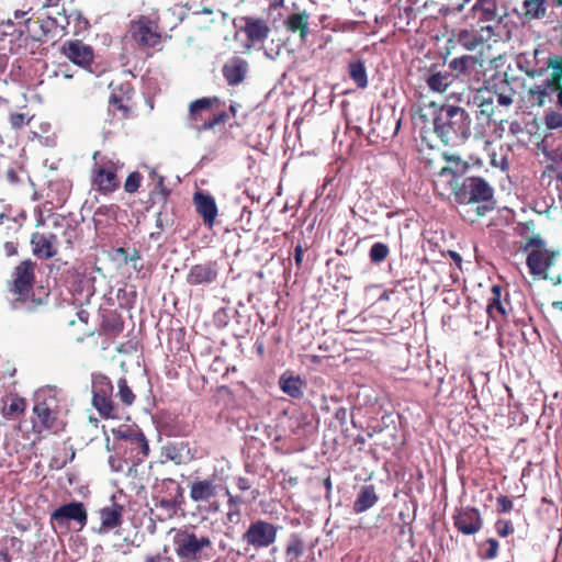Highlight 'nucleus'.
I'll return each instance as SVG.
<instances>
[{
  "label": "nucleus",
  "instance_id": "nucleus-1",
  "mask_svg": "<svg viewBox=\"0 0 562 562\" xmlns=\"http://www.w3.org/2000/svg\"><path fill=\"white\" fill-rule=\"evenodd\" d=\"M470 114L460 106L443 104L432 117L434 132L446 145H459L471 136Z\"/></svg>",
  "mask_w": 562,
  "mask_h": 562
},
{
  "label": "nucleus",
  "instance_id": "nucleus-2",
  "mask_svg": "<svg viewBox=\"0 0 562 562\" xmlns=\"http://www.w3.org/2000/svg\"><path fill=\"white\" fill-rule=\"evenodd\" d=\"M64 394L55 386H44L34 395L33 413L35 419L32 422L36 432L44 430L58 431L63 427L59 415L63 409Z\"/></svg>",
  "mask_w": 562,
  "mask_h": 562
},
{
  "label": "nucleus",
  "instance_id": "nucleus-3",
  "mask_svg": "<svg viewBox=\"0 0 562 562\" xmlns=\"http://www.w3.org/2000/svg\"><path fill=\"white\" fill-rule=\"evenodd\" d=\"M172 544L179 562H205L214 553L212 539L194 528L173 529Z\"/></svg>",
  "mask_w": 562,
  "mask_h": 562
},
{
  "label": "nucleus",
  "instance_id": "nucleus-4",
  "mask_svg": "<svg viewBox=\"0 0 562 562\" xmlns=\"http://www.w3.org/2000/svg\"><path fill=\"white\" fill-rule=\"evenodd\" d=\"M452 176L451 186L454 199L460 204L485 202L493 198V188L480 177H470L459 182L454 172L449 168H442L441 177Z\"/></svg>",
  "mask_w": 562,
  "mask_h": 562
},
{
  "label": "nucleus",
  "instance_id": "nucleus-5",
  "mask_svg": "<svg viewBox=\"0 0 562 562\" xmlns=\"http://www.w3.org/2000/svg\"><path fill=\"white\" fill-rule=\"evenodd\" d=\"M524 251L527 252V266L532 276L547 279L548 270L554 265L558 252L548 249L546 241L538 237H531L524 246Z\"/></svg>",
  "mask_w": 562,
  "mask_h": 562
},
{
  "label": "nucleus",
  "instance_id": "nucleus-6",
  "mask_svg": "<svg viewBox=\"0 0 562 562\" xmlns=\"http://www.w3.org/2000/svg\"><path fill=\"white\" fill-rule=\"evenodd\" d=\"M117 450L122 451L124 456L131 461L127 476L135 477L137 475V464L147 458L149 452L148 442L140 431H119Z\"/></svg>",
  "mask_w": 562,
  "mask_h": 562
},
{
  "label": "nucleus",
  "instance_id": "nucleus-7",
  "mask_svg": "<svg viewBox=\"0 0 562 562\" xmlns=\"http://www.w3.org/2000/svg\"><path fill=\"white\" fill-rule=\"evenodd\" d=\"M215 102H217L216 98H202L190 104V124L196 132L212 130L226 121V113L213 112L212 105Z\"/></svg>",
  "mask_w": 562,
  "mask_h": 562
},
{
  "label": "nucleus",
  "instance_id": "nucleus-8",
  "mask_svg": "<svg viewBox=\"0 0 562 562\" xmlns=\"http://www.w3.org/2000/svg\"><path fill=\"white\" fill-rule=\"evenodd\" d=\"M281 527L263 519L251 521L241 536V540L248 548L256 551L267 549L277 541L278 531Z\"/></svg>",
  "mask_w": 562,
  "mask_h": 562
},
{
  "label": "nucleus",
  "instance_id": "nucleus-9",
  "mask_svg": "<svg viewBox=\"0 0 562 562\" xmlns=\"http://www.w3.org/2000/svg\"><path fill=\"white\" fill-rule=\"evenodd\" d=\"M93 183L102 193H111L120 186L117 171L123 164L116 158L102 157L98 160L94 155Z\"/></svg>",
  "mask_w": 562,
  "mask_h": 562
},
{
  "label": "nucleus",
  "instance_id": "nucleus-10",
  "mask_svg": "<svg viewBox=\"0 0 562 562\" xmlns=\"http://www.w3.org/2000/svg\"><path fill=\"white\" fill-rule=\"evenodd\" d=\"M470 12L479 23H490L495 27L508 15L503 0H475Z\"/></svg>",
  "mask_w": 562,
  "mask_h": 562
},
{
  "label": "nucleus",
  "instance_id": "nucleus-11",
  "mask_svg": "<svg viewBox=\"0 0 562 562\" xmlns=\"http://www.w3.org/2000/svg\"><path fill=\"white\" fill-rule=\"evenodd\" d=\"M111 381L104 375H98L93 380L92 404L99 414L105 418H115L116 409L111 400Z\"/></svg>",
  "mask_w": 562,
  "mask_h": 562
},
{
  "label": "nucleus",
  "instance_id": "nucleus-12",
  "mask_svg": "<svg viewBox=\"0 0 562 562\" xmlns=\"http://www.w3.org/2000/svg\"><path fill=\"white\" fill-rule=\"evenodd\" d=\"M34 263L31 260L21 262L13 272L11 292L16 302H24L33 288Z\"/></svg>",
  "mask_w": 562,
  "mask_h": 562
},
{
  "label": "nucleus",
  "instance_id": "nucleus-13",
  "mask_svg": "<svg viewBox=\"0 0 562 562\" xmlns=\"http://www.w3.org/2000/svg\"><path fill=\"white\" fill-rule=\"evenodd\" d=\"M133 38L145 47H155L160 43V32L155 21L147 16H140L132 24Z\"/></svg>",
  "mask_w": 562,
  "mask_h": 562
},
{
  "label": "nucleus",
  "instance_id": "nucleus-14",
  "mask_svg": "<svg viewBox=\"0 0 562 562\" xmlns=\"http://www.w3.org/2000/svg\"><path fill=\"white\" fill-rule=\"evenodd\" d=\"M220 266L217 261H205L190 267L186 281L189 285H209L217 280Z\"/></svg>",
  "mask_w": 562,
  "mask_h": 562
},
{
  "label": "nucleus",
  "instance_id": "nucleus-15",
  "mask_svg": "<svg viewBox=\"0 0 562 562\" xmlns=\"http://www.w3.org/2000/svg\"><path fill=\"white\" fill-rule=\"evenodd\" d=\"M50 518L59 526H65L69 521H75L81 529L87 524V512L82 503L74 502L56 508L52 513Z\"/></svg>",
  "mask_w": 562,
  "mask_h": 562
},
{
  "label": "nucleus",
  "instance_id": "nucleus-16",
  "mask_svg": "<svg viewBox=\"0 0 562 562\" xmlns=\"http://www.w3.org/2000/svg\"><path fill=\"white\" fill-rule=\"evenodd\" d=\"M497 34L495 32L494 25H483L480 30L471 31V30H461L457 35L458 43L468 50H474L483 43L490 41L495 37Z\"/></svg>",
  "mask_w": 562,
  "mask_h": 562
},
{
  "label": "nucleus",
  "instance_id": "nucleus-17",
  "mask_svg": "<svg viewBox=\"0 0 562 562\" xmlns=\"http://www.w3.org/2000/svg\"><path fill=\"white\" fill-rule=\"evenodd\" d=\"M65 56L74 64L81 67L89 66L93 59L92 48L81 41H71L64 45Z\"/></svg>",
  "mask_w": 562,
  "mask_h": 562
},
{
  "label": "nucleus",
  "instance_id": "nucleus-18",
  "mask_svg": "<svg viewBox=\"0 0 562 562\" xmlns=\"http://www.w3.org/2000/svg\"><path fill=\"white\" fill-rule=\"evenodd\" d=\"M454 526L464 535H474L482 527L480 513L475 508H463L454 517Z\"/></svg>",
  "mask_w": 562,
  "mask_h": 562
},
{
  "label": "nucleus",
  "instance_id": "nucleus-19",
  "mask_svg": "<svg viewBox=\"0 0 562 562\" xmlns=\"http://www.w3.org/2000/svg\"><path fill=\"white\" fill-rule=\"evenodd\" d=\"M31 244L38 258L48 259L57 254V237L54 234L34 233Z\"/></svg>",
  "mask_w": 562,
  "mask_h": 562
},
{
  "label": "nucleus",
  "instance_id": "nucleus-20",
  "mask_svg": "<svg viewBox=\"0 0 562 562\" xmlns=\"http://www.w3.org/2000/svg\"><path fill=\"white\" fill-rule=\"evenodd\" d=\"M244 20L245 25L241 31L245 32L249 42L246 45L247 48L262 43L268 37L270 29L263 20L252 18H245Z\"/></svg>",
  "mask_w": 562,
  "mask_h": 562
},
{
  "label": "nucleus",
  "instance_id": "nucleus-21",
  "mask_svg": "<svg viewBox=\"0 0 562 562\" xmlns=\"http://www.w3.org/2000/svg\"><path fill=\"white\" fill-rule=\"evenodd\" d=\"M193 202L196 207V212L202 216L204 224L212 227L217 216V206L214 198L210 194L196 192L193 196Z\"/></svg>",
  "mask_w": 562,
  "mask_h": 562
},
{
  "label": "nucleus",
  "instance_id": "nucleus-22",
  "mask_svg": "<svg viewBox=\"0 0 562 562\" xmlns=\"http://www.w3.org/2000/svg\"><path fill=\"white\" fill-rule=\"evenodd\" d=\"M99 516L101 521L99 533H106L121 526L123 506L114 503L111 506L103 507L100 509Z\"/></svg>",
  "mask_w": 562,
  "mask_h": 562
},
{
  "label": "nucleus",
  "instance_id": "nucleus-23",
  "mask_svg": "<svg viewBox=\"0 0 562 562\" xmlns=\"http://www.w3.org/2000/svg\"><path fill=\"white\" fill-rule=\"evenodd\" d=\"M558 89V80L557 79H546L541 81V83L536 85L530 88L528 91V101L532 105L543 106L547 102V99L557 91Z\"/></svg>",
  "mask_w": 562,
  "mask_h": 562
},
{
  "label": "nucleus",
  "instance_id": "nucleus-24",
  "mask_svg": "<svg viewBox=\"0 0 562 562\" xmlns=\"http://www.w3.org/2000/svg\"><path fill=\"white\" fill-rule=\"evenodd\" d=\"M247 70V61L239 57L232 58L223 67L224 77L232 86L240 83L245 79Z\"/></svg>",
  "mask_w": 562,
  "mask_h": 562
},
{
  "label": "nucleus",
  "instance_id": "nucleus-25",
  "mask_svg": "<svg viewBox=\"0 0 562 562\" xmlns=\"http://www.w3.org/2000/svg\"><path fill=\"white\" fill-rule=\"evenodd\" d=\"M477 66L481 64L477 57L472 55L456 57L449 61V68L456 72V76L463 78H469L473 71H476Z\"/></svg>",
  "mask_w": 562,
  "mask_h": 562
},
{
  "label": "nucleus",
  "instance_id": "nucleus-26",
  "mask_svg": "<svg viewBox=\"0 0 562 562\" xmlns=\"http://www.w3.org/2000/svg\"><path fill=\"white\" fill-rule=\"evenodd\" d=\"M216 495V485L212 480L194 481L190 485V498L193 502H207Z\"/></svg>",
  "mask_w": 562,
  "mask_h": 562
},
{
  "label": "nucleus",
  "instance_id": "nucleus-27",
  "mask_svg": "<svg viewBox=\"0 0 562 562\" xmlns=\"http://www.w3.org/2000/svg\"><path fill=\"white\" fill-rule=\"evenodd\" d=\"M378 502V495L373 485H364L360 488L359 494L353 502V512L356 514L363 513L373 507Z\"/></svg>",
  "mask_w": 562,
  "mask_h": 562
},
{
  "label": "nucleus",
  "instance_id": "nucleus-28",
  "mask_svg": "<svg viewBox=\"0 0 562 562\" xmlns=\"http://www.w3.org/2000/svg\"><path fill=\"white\" fill-rule=\"evenodd\" d=\"M453 80L454 76L448 71H435L427 77L426 83L432 92L443 93Z\"/></svg>",
  "mask_w": 562,
  "mask_h": 562
},
{
  "label": "nucleus",
  "instance_id": "nucleus-29",
  "mask_svg": "<svg viewBox=\"0 0 562 562\" xmlns=\"http://www.w3.org/2000/svg\"><path fill=\"white\" fill-rule=\"evenodd\" d=\"M304 381L300 376L281 375L279 385L283 393L293 398H301L303 396Z\"/></svg>",
  "mask_w": 562,
  "mask_h": 562
},
{
  "label": "nucleus",
  "instance_id": "nucleus-30",
  "mask_svg": "<svg viewBox=\"0 0 562 562\" xmlns=\"http://www.w3.org/2000/svg\"><path fill=\"white\" fill-rule=\"evenodd\" d=\"M308 13L295 12L286 18L285 26L291 32H299L301 40H305L308 34Z\"/></svg>",
  "mask_w": 562,
  "mask_h": 562
},
{
  "label": "nucleus",
  "instance_id": "nucleus-31",
  "mask_svg": "<svg viewBox=\"0 0 562 562\" xmlns=\"http://www.w3.org/2000/svg\"><path fill=\"white\" fill-rule=\"evenodd\" d=\"M522 11L528 21L542 19L547 13L546 0H525Z\"/></svg>",
  "mask_w": 562,
  "mask_h": 562
},
{
  "label": "nucleus",
  "instance_id": "nucleus-32",
  "mask_svg": "<svg viewBox=\"0 0 562 562\" xmlns=\"http://www.w3.org/2000/svg\"><path fill=\"white\" fill-rule=\"evenodd\" d=\"M227 496V507L228 510L226 513V522L228 524H237L239 521V517L241 514L240 506L244 503L243 498L238 495H233L227 488L225 492Z\"/></svg>",
  "mask_w": 562,
  "mask_h": 562
},
{
  "label": "nucleus",
  "instance_id": "nucleus-33",
  "mask_svg": "<svg viewBox=\"0 0 562 562\" xmlns=\"http://www.w3.org/2000/svg\"><path fill=\"white\" fill-rule=\"evenodd\" d=\"M349 76L358 88L364 89L368 86L367 69L361 60L349 63Z\"/></svg>",
  "mask_w": 562,
  "mask_h": 562
},
{
  "label": "nucleus",
  "instance_id": "nucleus-34",
  "mask_svg": "<svg viewBox=\"0 0 562 562\" xmlns=\"http://www.w3.org/2000/svg\"><path fill=\"white\" fill-rule=\"evenodd\" d=\"M473 102L479 106L477 120H483L485 123H490L494 114L493 99H485L480 93H475Z\"/></svg>",
  "mask_w": 562,
  "mask_h": 562
},
{
  "label": "nucleus",
  "instance_id": "nucleus-35",
  "mask_svg": "<svg viewBox=\"0 0 562 562\" xmlns=\"http://www.w3.org/2000/svg\"><path fill=\"white\" fill-rule=\"evenodd\" d=\"M71 18L72 14L66 15L65 13L58 12L56 16H48L45 21H43L42 29L44 31L59 29L60 32L66 33Z\"/></svg>",
  "mask_w": 562,
  "mask_h": 562
},
{
  "label": "nucleus",
  "instance_id": "nucleus-36",
  "mask_svg": "<svg viewBox=\"0 0 562 562\" xmlns=\"http://www.w3.org/2000/svg\"><path fill=\"white\" fill-rule=\"evenodd\" d=\"M303 553V542L299 535L293 533L290 536L285 548L286 562H294Z\"/></svg>",
  "mask_w": 562,
  "mask_h": 562
},
{
  "label": "nucleus",
  "instance_id": "nucleus-37",
  "mask_svg": "<svg viewBox=\"0 0 562 562\" xmlns=\"http://www.w3.org/2000/svg\"><path fill=\"white\" fill-rule=\"evenodd\" d=\"M26 408V402L23 397L13 396L3 407V415L8 418L23 414Z\"/></svg>",
  "mask_w": 562,
  "mask_h": 562
},
{
  "label": "nucleus",
  "instance_id": "nucleus-38",
  "mask_svg": "<svg viewBox=\"0 0 562 562\" xmlns=\"http://www.w3.org/2000/svg\"><path fill=\"white\" fill-rule=\"evenodd\" d=\"M492 292H493V297L491 299V301L487 305V313L492 316H494L495 313L505 315L506 311H505L503 304L501 303V286L493 285Z\"/></svg>",
  "mask_w": 562,
  "mask_h": 562
},
{
  "label": "nucleus",
  "instance_id": "nucleus-39",
  "mask_svg": "<svg viewBox=\"0 0 562 562\" xmlns=\"http://www.w3.org/2000/svg\"><path fill=\"white\" fill-rule=\"evenodd\" d=\"M389 255V247L383 243H374L370 248V259L372 262L380 263Z\"/></svg>",
  "mask_w": 562,
  "mask_h": 562
},
{
  "label": "nucleus",
  "instance_id": "nucleus-40",
  "mask_svg": "<svg viewBox=\"0 0 562 562\" xmlns=\"http://www.w3.org/2000/svg\"><path fill=\"white\" fill-rule=\"evenodd\" d=\"M117 387H119V397H120V400L125 405H132L134 400H135V395L132 392V390L128 387L126 379L121 378L117 381Z\"/></svg>",
  "mask_w": 562,
  "mask_h": 562
},
{
  "label": "nucleus",
  "instance_id": "nucleus-41",
  "mask_svg": "<svg viewBox=\"0 0 562 562\" xmlns=\"http://www.w3.org/2000/svg\"><path fill=\"white\" fill-rule=\"evenodd\" d=\"M447 1H448V3L443 4L440 9V12L446 15L462 12L465 4L469 3L471 0H447Z\"/></svg>",
  "mask_w": 562,
  "mask_h": 562
},
{
  "label": "nucleus",
  "instance_id": "nucleus-42",
  "mask_svg": "<svg viewBox=\"0 0 562 562\" xmlns=\"http://www.w3.org/2000/svg\"><path fill=\"white\" fill-rule=\"evenodd\" d=\"M109 465L114 472H128V468L131 467V461L124 456V458H119L115 456H111L109 458Z\"/></svg>",
  "mask_w": 562,
  "mask_h": 562
},
{
  "label": "nucleus",
  "instance_id": "nucleus-43",
  "mask_svg": "<svg viewBox=\"0 0 562 562\" xmlns=\"http://www.w3.org/2000/svg\"><path fill=\"white\" fill-rule=\"evenodd\" d=\"M142 180H143V177L139 172L134 171V172L130 173L124 183V190L127 193H135L138 190V188L140 187Z\"/></svg>",
  "mask_w": 562,
  "mask_h": 562
},
{
  "label": "nucleus",
  "instance_id": "nucleus-44",
  "mask_svg": "<svg viewBox=\"0 0 562 562\" xmlns=\"http://www.w3.org/2000/svg\"><path fill=\"white\" fill-rule=\"evenodd\" d=\"M546 126L550 130H557L562 127V114L557 111H550L544 117Z\"/></svg>",
  "mask_w": 562,
  "mask_h": 562
},
{
  "label": "nucleus",
  "instance_id": "nucleus-45",
  "mask_svg": "<svg viewBox=\"0 0 562 562\" xmlns=\"http://www.w3.org/2000/svg\"><path fill=\"white\" fill-rule=\"evenodd\" d=\"M32 116H29L25 113H13L10 115V124L14 130L22 128L23 126L30 124Z\"/></svg>",
  "mask_w": 562,
  "mask_h": 562
},
{
  "label": "nucleus",
  "instance_id": "nucleus-46",
  "mask_svg": "<svg viewBox=\"0 0 562 562\" xmlns=\"http://www.w3.org/2000/svg\"><path fill=\"white\" fill-rule=\"evenodd\" d=\"M491 165L495 168H499L505 171L508 168L507 158L504 155L498 156L497 154L491 155Z\"/></svg>",
  "mask_w": 562,
  "mask_h": 562
},
{
  "label": "nucleus",
  "instance_id": "nucleus-47",
  "mask_svg": "<svg viewBox=\"0 0 562 562\" xmlns=\"http://www.w3.org/2000/svg\"><path fill=\"white\" fill-rule=\"evenodd\" d=\"M486 546H487V549L484 553V558L485 559H494L496 555H497V551H498V542L496 539L494 538H490L487 541H486Z\"/></svg>",
  "mask_w": 562,
  "mask_h": 562
},
{
  "label": "nucleus",
  "instance_id": "nucleus-48",
  "mask_svg": "<svg viewBox=\"0 0 562 562\" xmlns=\"http://www.w3.org/2000/svg\"><path fill=\"white\" fill-rule=\"evenodd\" d=\"M127 100H128V97L123 98V97H119L117 94L113 93L110 98V103L113 106H115L116 109L125 112L128 109L127 103H126Z\"/></svg>",
  "mask_w": 562,
  "mask_h": 562
},
{
  "label": "nucleus",
  "instance_id": "nucleus-49",
  "mask_svg": "<svg viewBox=\"0 0 562 562\" xmlns=\"http://www.w3.org/2000/svg\"><path fill=\"white\" fill-rule=\"evenodd\" d=\"M145 562H172V559L168 555L167 548L162 552H158L155 555H148Z\"/></svg>",
  "mask_w": 562,
  "mask_h": 562
},
{
  "label": "nucleus",
  "instance_id": "nucleus-50",
  "mask_svg": "<svg viewBox=\"0 0 562 562\" xmlns=\"http://www.w3.org/2000/svg\"><path fill=\"white\" fill-rule=\"evenodd\" d=\"M498 509L503 513H507L513 508V502L507 496H499L497 498Z\"/></svg>",
  "mask_w": 562,
  "mask_h": 562
},
{
  "label": "nucleus",
  "instance_id": "nucleus-51",
  "mask_svg": "<svg viewBox=\"0 0 562 562\" xmlns=\"http://www.w3.org/2000/svg\"><path fill=\"white\" fill-rule=\"evenodd\" d=\"M150 176L157 179V189L160 190L164 198L167 196L168 190L164 186V177L156 173L155 170H150Z\"/></svg>",
  "mask_w": 562,
  "mask_h": 562
},
{
  "label": "nucleus",
  "instance_id": "nucleus-52",
  "mask_svg": "<svg viewBox=\"0 0 562 562\" xmlns=\"http://www.w3.org/2000/svg\"><path fill=\"white\" fill-rule=\"evenodd\" d=\"M236 485H237L238 490H240V491H248L251 487L248 479L243 477V476L237 477Z\"/></svg>",
  "mask_w": 562,
  "mask_h": 562
},
{
  "label": "nucleus",
  "instance_id": "nucleus-53",
  "mask_svg": "<svg viewBox=\"0 0 562 562\" xmlns=\"http://www.w3.org/2000/svg\"><path fill=\"white\" fill-rule=\"evenodd\" d=\"M0 562H11V557L8 552L5 543H0Z\"/></svg>",
  "mask_w": 562,
  "mask_h": 562
},
{
  "label": "nucleus",
  "instance_id": "nucleus-54",
  "mask_svg": "<svg viewBox=\"0 0 562 562\" xmlns=\"http://www.w3.org/2000/svg\"><path fill=\"white\" fill-rule=\"evenodd\" d=\"M497 103L502 106H509L513 103V98L507 94H498Z\"/></svg>",
  "mask_w": 562,
  "mask_h": 562
},
{
  "label": "nucleus",
  "instance_id": "nucleus-55",
  "mask_svg": "<svg viewBox=\"0 0 562 562\" xmlns=\"http://www.w3.org/2000/svg\"><path fill=\"white\" fill-rule=\"evenodd\" d=\"M513 531V528L509 524H505L504 526H498L497 527V532L499 536L502 537H506L507 535H509L510 532Z\"/></svg>",
  "mask_w": 562,
  "mask_h": 562
},
{
  "label": "nucleus",
  "instance_id": "nucleus-56",
  "mask_svg": "<svg viewBox=\"0 0 562 562\" xmlns=\"http://www.w3.org/2000/svg\"><path fill=\"white\" fill-rule=\"evenodd\" d=\"M294 260L297 266H300L302 263L303 249H302V246H300V245L295 247Z\"/></svg>",
  "mask_w": 562,
  "mask_h": 562
},
{
  "label": "nucleus",
  "instance_id": "nucleus-57",
  "mask_svg": "<svg viewBox=\"0 0 562 562\" xmlns=\"http://www.w3.org/2000/svg\"><path fill=\"white\" fill-rule=\"evenodd\" d=\"M4 248L9 256H12L16 252V248L13 243H5Z\"/></svg>",
  "mask_w": 562,
  "mask_h": 562
},
{
  "label": "nucleus",
  "instance_id": "nucleus-58",
  "mask_svg": "<svg viewBox=\"0 0 562 562\" xmlns=\"http://www.w3.org/2000/svg\"><path fill=\"white\" fill-rule=\"evenodd\" d=\"M550 66L557 71L558 75L562 72V64L559 61L550 63Z\"/></svg>",
  "mask_w": 562,
  "mask_h": 562
},
{
  "label": "nucleus",
  "instance_id": "nucleus-59",
  "mask_svg": "<svg viewBox=\"0 0 562 562\" xmlns=\"http://www.w3.org/2000/svg\"><path fill=\"white\" fill-rule=\"evenodd\" d=\"M557 91H558V103H559V105L562 108V87H560V86L558 85V89H557Z\"/></svg>",
  "mask_w": 562,
  "mask_h": 562
},
{
  "label": "nucleus",
  "instance_id": "nucleus-60",
  "mask_svg": "<svg viewBox=\"0 0 562 562\" xmlns=\"http://www.w3.org/2000/svg\"><path fill=\"white\" fill-rule=\"evenodd\" d=\"M61 0H45V4L48 7H57Z\"/></svg>",
  "mask_w": 562,
  "mask_h": 562
},
{
  "label": "nucleus",
  "instance_id": "nucleus-61",
  "mask_svg": "<svg viewBox=\"0 0 562 562\" xmlns=\"http://www.w3.org/2000/svg\"><path fill=\"white\" fill-rule=\"evenodd\" d=\"M25 14H26V12H24V11H20V10H16V11L14 12V18H15V19H21V18H23Z\"/></svg>",
  "mask_w": 562,
  "mask_h": 562
},
{
  "label": "nucleus",
  "instance_id": "nucleus-62",
  "mask_svg": "<svg viewBox=\"0 0 562 562\" xmlns=\"http://www.w3.org/2000/svg\"><path fill=\"white\" fill-rule=\"evenodd\" d=\"M216 15H217V18H220L222 21H224V20L227 18L226 13H224V12H222V11H220V10L216 12Z\"/></svg>",
  "mask_w": 562,
  "mask_h": 562
},
{
  "label": "nucleus",
  "instance_id": "nucleus-63",
  "mask_svg": "<svg viewBox=\"0 0 562 562\" xmlns=\"http://www.w3.org/2000/svg\"><path fill=\"white\" fill-rule=\"evenodd\" d=\"M451 257L456 260V261H461V257L457 254V252H451Z\"/></svg>",
  "mask_w": 562,
  "mask_h": 562
},
{
  "label": "nucleus",
  "instance_id": "nucleus-64",
  "mask_svg": "<svg viewBox=\"0 0 562 562\" xmlns=\"http://www.w3.org/2000/svg\"><path fill=\"white\" fill-rule=\"evenodd\" d=\"M380 300H381V301H386V300H389V294H387V292H383V293L380 295Z\"/></svg>",
  "mask_w": 562,
  "mask_h": 562
}]
</instances>
